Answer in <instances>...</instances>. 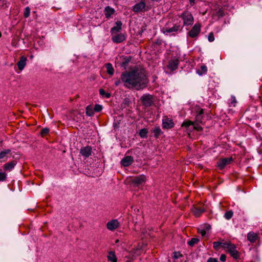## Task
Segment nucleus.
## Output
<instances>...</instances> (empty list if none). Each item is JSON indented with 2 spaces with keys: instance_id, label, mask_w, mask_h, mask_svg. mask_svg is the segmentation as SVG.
<instances>
[{
  "instance_id": "423d86ee",
  "label": "nucleus",
  "mask_w": 262,
  "mask_h": 262,
  "mask_svg": "<svg viewBox=\"0 0 262 262\" xmlns=\"http://www.w3.org/2000/svg\"><path fill=\"white\" fill-rule=\"evenodd\" d=\"M226 250L234 259H237L239 257V252L236 250V247L235 245L230 243Z\"/></svg>"
},
{
  "instance_id": "7ed1b4c3",
  "label": "nucleus",
  "mask_w": 262,
  "mask_h": 262,
  "mask_svg": "<svg viewBox=\"0 0 262 262\" xmlns=\"http://www.w3.org/2000/svg\"><path fill=\"white\" fill-rule=\"evenodd\" d=\"M150 9V7L146 6L145 1L141 0L133 7L132 10L135 13H142L147 11Z\"/></svg>"
},
{
  "instance_id": "4be33fe9",
  "label": "nucleus",
  "mask_w": 262,
  "mask_h": 262,
  "mask_svg": "<svg viewBox=\"0 0 262 262\" xmlns=\"http://www.w3.org/2000/svg\"><path fill=\"white\" fill-rule=\"evenodd\" d=\"M94 109L93 106L89 105L86 107V114L88 116H93L94 115Z\"/></svg>"
},
{
  "instance_id": "dca6fc26",
  "label": "nucleus",
  "mask_w": 262,
  "mask_h": 262,
  "mask_svg": "<svg viewBox=\"0 0 262 262\" xmlns=\"http://www.w3.org/2000/svg\"><path fill=\"white\" fill-rule=\"evenodd\" d=\"M125 39V36L122 34L120 33L112 37V40L114 42L120 43Z\"/></svg>"
},
{
  "instance_id": "cd10ccee",
  "label": "nucleus",
  "mask_w": 262,
  "mask_h": 262,
  "mask_svg": "<svg viewBox=\"0 0 262 262\" xmlns=\"http://www.w3.org/2000/svg\"><path fill=\"white\" fill-rule=\"evenodd\" d=\"M199 242V239L198 238H192L190 241L188 242V244L192 247L194 245L196 244Z\"/></svg>"
},
{
  "instance_id": "393cba45",
  "label": "nucleus",
  "mask_w": 262,
  "mask_h": 262,
  "mask_svg": "<svg viewBox=\"0 0 262 262\" xmlns=\"http://www.w3.org/2000/svg\"><path fill=\"white\" fill-rule=\"evenodd\" d=\"M105 67L106 68L107 73L111 75H113L114 73V70L112 64L110 63H106Z\"/></svg>"
},
{
  "instance_id": "9b49d317",
  "label": "nucleus",
  "mask_w": 262,
  "mask_h": 262,
  "mask_svg": "<svg viewBox=\"0 0 262 262\" xmlns=\"http://www.w3.org/2000/svg\"><path fill=\"white\" fill-rule=\"evenodd\" d=\"M233 161L232 157L223 158L220 160L217 163V167L220 169H224L227 165L231 163Z\"/></svg>"
},
{
  "instance_id": "a211bd4d",
  "label": "nucleus",
  "mask_w": 262,
  "mask_h": 262,
  "mask_svg": "<svg viewBox=\"0 0 262 262\" xmlns=\"http://www.w3.org/2000/svg\"><path fill=\"white\" fill-rule=\"evenodd\" d=\"M116 26L112 28L111 30V32L112 34H114L115 33H117L120 32L122 28V23L120 20H117L116 23Z\"/></svg>"
},
{
  "instance_id": "b1692460",
  "label": "nucleus",
  "mask_w": 262,
  "mask_h": 262,
  "mask_svg": "<svg viewBox=\"0 0 262 262\" xmlns=\"http://www.w3.org/2000/svg\"><path fill=\"white\" fill-rule=\"evenodd\" d=\"M205 209L203 208H194L193 212L194 215L196 217H199L201 215L202 213L205 212Z\"/></svg>"
},
{
  "instance_id": "09e8293b",
  "label": "nucleus",
  "mask_w": 262,
  "mask_h": 262,
  "mask_svg": "<svg viewBox=\"0 0 262 262\" xmlns=\"http://www.w3.org/2000/svg\"><path fill=\"white\" fill-rule=\"evenodd\" d=\"M190 2V4L191 6H193L195 4V0H189Z\"/></svg>"
},
{
  "instance_id": "79ce46f5",
  "label": "nucleus",
  "mask_w": 262,
  "mask_h": 262,
  "mask_svg": "<svg viewBox=\"0 0 262 262\" xmlns=\"http://www.w3.org/2000/svg\"><path fill=\"white\" fill-rule=\"evenodd\" d=\"M49 132V129L48 128H45L41 130V134L46 135L48 134Z\"/></svg>"
},
{
  "instance_id": "2eb2a0df",
  "label": "nucleus",
  "mask_w": 262,
  "mask_h": 262,
  "mask_svg": "<svg viewBox=\"0 0 262 262\" xmlns=\"http://www.w3.org/2000/svg\"><path fill=\"white\" fill-rule=\"evenodd\" d=\"M146 181V177L144 175H139L135 177L132 180V182L137 185H142Z\"/></svg>"
},
{
  "instance_id": "c85d7f7f",
  "label": "nucleus",
  "mask_w": 262,
  "mask_h": 262,
  "mask_svg": "<svg viewBox=\"0 0 262 262\" xmlns=\"http://www.w3.org/2000/svg\"><path fill=\"white\" fill-rule=\"evenodd\" d=\"M11 152L9 149H5L0 152V159H3L6 157L7 155Z\"/></svg>"
},
{
  "instance_id": "8fccbe9b",
  "label": "nucleus",
  "mask_w": 262,
  "mask_h": 262,
  "mask_svg": "<svg viewBox=\"0 0 262 262\" xmlns=\"http://www.w3.org/2000/svg\"><path fill=\"white\" fill-rule=\"evenodd\" d=\"M104 97H105L107 98H109L111 97V94L109 93H105Z\"/></svg>"
},
{
  "instance_id": "c03bdc74",
  "label": "nucleus",
  "mask_w": 262,
  "mask_h": 262,
  "mask_svg": "<svg viewBox=\"0 0 262 262\" xmlns=\"http://www.w3.org/2000/svg\"><path fill=\"white\" fill-rule=\"evenodd\" d=\"M220 259L221 261H225L226 259V256L225 254H222L220 256Z\"/></svg>"
},
{
  "instance_id": "a878e982",
  "label": "nucleus",
  "mask_w": 262,
  "mask_h": 262,
  "mask_svg": "<svg viewBox=\"0 0 262 262\" xmlns=\"http://www.w3.org/2000/svg\"><path fill=\"white\" fill-rule=\"evenodd\" d=\"M207 71V68L205 65H202L201 66L200 69L198 70L197 71V73L200 75H202L205 73H206Z\"/></svg>"
},
{
  "instance_id": "f257e3e1",
  "label": "nucleus",
  "mask_w": 262,
  "mask_h": 262,
  "mask_svg": "<svg viewBox=\"0 0 262 262\" xmlns=\"http://www.w3.org/2000/svg\"><path fill=\"white\" fill-rule=\"evenodd\" d=\"M121 83L125 88L128 89L142 90L147 86L148 83L146 71L138 67L124 71L121 74L120 79H117L115 84L118 86Z\"/></svg>"
},
{
  "instance_id": "72a5a7b5",
  "label": "nucleus",
  "mask_w": 262,
  "mask_h": 262,
  "mask_svg": "<svg viewBox=\"0 0 262 262\" xmlns=\"http://www.w3.org/2000/svg\"><path fill=\"white\" fill-rule=\"evenodd\" d=\"M94 109L95 112H99L102 110V106L100 104H97L95 105Z\"/></svg>"
},
{
  "instance_id": "49530a36",
  "label": "nucleus",
  "mask_w": 262,
  "mask_h": 262,
  "mask_svg": "<svg viewBox=\"0 0 262 262\" xmlns=\"http://www.w3.org/2000/svg\"><path fill=\"white\" fill-rule=\"evenodd\" d=\"M203 113V110H201L200 112V113L199 114H198L196 116V118L197 119H200V117H201V115Z\"/></svg>"
},
{
  "instance_id": "ddd939ff",
  "label": "nucleus",
  "mask_w": 262,
  "mask_h": 262,
  "mask_svg": "<svg viewBox=\"0 0 262 262\" xmlns=\"http://www.w3.org/2000/svg\"><path fill=\"white\" fill-rule=\"evenodd\" d=\"M115 10L109 6L105 7L103 11L105 16L107 19L112 18V16L115 13Z\"/></svg>"
},
{
  "instance_id": "f03ea898",
  "label": "nucleus",
  "mask_w": 262,
  "mask_h": 262,
  "mask_svg": "<svg viewBox=\"0 0 262 262\" xmlns=\"http://www.w3.org/2000/svg\"><path fill=\"white\" fill-rule=\"evenodd\" d=\"M183 20V25L185 26H191L194 22V18L191 13L188 11H185L180 15Z\"/></svg>"
},
{
  "instance_id": "4468645a",
  "label": "nucleus",
  "mask_w": 262,
  "mask_h": 262,
  "mask_svg": "<svg viewBox=\"0 0 262 262\" xmlns=\"http://www.w3.org/2000/svg\"><path fill=\"white\" fill-rule=\"evenodd\" d=\"M119 225V223L117 220H113L109 221L107 224V228L110 231H113L117 229Z\"/></svg>"
},
{
  "instance_id": "39448f33",
  "label": "nucleus",
  "mask_w": 262,
  "mask_h": 262,
  "mask_svg": "<svg viewBox=\"0 0 262 262\" xmlns=\"http://www.w3.org/2000/svg\"><path fill=\"white\" fill-rule=\"evenodd\" d=\"M201 30V25L200 23H196L192 27V29L188 32V35L191 38L197 37Z\"/></svg>"
},
{
  "instance_id": "3c124183",
  "label": "nucleus",
  "mask_w": 262,
  "mask_h": 262,
  "mask_svg": "<svg viewBox=\"0 0 262 262\" xmlns=\"http://www.w3.org/2000/svg\"><path fill=\"white\" fill-rule=\"evenodd\" d=\"M194 128L198 130H200V129H202V128L201 127H196L194 126Z\"/></svg>"
},
{
  "instance_id": "6ab92c4d",
  "label": "nucleus",
  "mask_w": 262,
  "mask_h": 262,
  "mask_svg": "<svg viewBox=\"0 0 262 262\" xmlns=\"http://www.w3.org/2000/svg\"><path fill=\"white\" fill-rule=\"evenodd\" d=\"M26 60H27L26 57H25L24 56H22V57H21L19 61L17 62V67H18V69L20 71H22L24 69V68H25V67L26 64Z\"/></svg>"
},
{
  "instance_id": "412c9836",
  "label": "nucleus",
  "mask_w": 262,
  "mask_h": 262,
  "mask_svg": "<svg viewBox=\"0 0 262 262\" xmlns=\"http://www.w3.org/2000/svg\"><path fill=\"white\" fill-rule=\"evenodd\" d=\"M151 132L154 134V137L156 138H158L159 136L163 133L159 126H155L153 128Z\"/></svg>"
},
{
  "instance_id": "58836bf2",
  "label": "nucleus",
  "mask_w": 262,
  "mask_h": 262,
  "mask_svg": "<svg viewBox=\"0 0 262 262\" xmlns=\"http://www.w3.org/2000/svg\"><path fill=\"white\" fill-rule=\"evenodd\" d=\"M182 256V254L179 252H174L173 253V258L175 259H178Z\"/></svg>"
},
{
  "instance_id": "7c9ffc66",
  "label": "nucleus",
  "mask_w": 262,
  "mask_h": 262,
  "mask_svg": "<svg viewBox=\"0 0 262 262\" xmlns=\"http://www.w3.org/2000/svg\"><path fill=\"white\" fill-rule=\"evenodd\" d=\"M233 212L232 211L230 210L228 211H227L225 214L224 217L227 220H230L233 216Z\"/></svg>"
},
{
  "instance_id": "20e7f679",
  "label": "nucleus",
  "mask_w": 262,
  "mask_h": 262,
  "mask_svg": "<svg viewBox=\"0 0 262 262\" xmlns=\"http://www.w3.org/2000/svg\"><path fill=\"white\" fill-rule=\"evenodd\" d=\"M180 61V55H177L175 56L171 57V59L168 61V64L167 65L168 69L170 71H173L176 70L179 64Z\"/></svg>"
},
{
  "instance_id": "1a4fd4ad",
  "label": "nucleus",
  "mask_w": 262,
  "mask_h": 262,
  "mask_svg": "<svg viewBox=\"0 0 262 262\" xmlns=\"http://www.w3.org/2000/svg\"><path fill=\"white\" fill-rule=\"evenodd\" d=\"M180 25H174L171 28H168L166 26L162 29V32L165 35L170 34H173V33L177 32L180 29Z\"/></svg>"
},
{
  "instance_id": "e433bc0d",
  "label": "nucleus",
  "mask_w": 262,
  "mask_h": 262,
  "mask_svg": "<svg viewBox=\"0 0 262 262\" xmlns=\"http://www.w3.org/2000/svg\"><path fill=\"white\" fill-rule=\"evenodd\" d=\"M220 244H221V248L222 247L225 249H227V247H228V246L230 244V242H220Z\"/></svg>"
},
{
  "instance_id": "f704fd0d",
  "label": "nucleus",
  "mask_w": 262,
  "mask_h": 262,
  "mask_svg": "<svg viewBox=\"0 0 262 262\" xmlns=\"http://www.w3.org/2000/svg\"><path fill=\"white\" fill-rule=\"evenodd\" d=\"M191 125H193V123L190 121H186L183 122L182 126H184L186 127H188Z\"/></svg>"
},
{
  "instance_id": "ea45409f",
  "label": "nucleus",
  "mask_w": 262,
  "mask_h": 262,
  "mask_svg": "<svg viewBox=\"0 0 262 262\" xmlns=\"http://www.w3.org/2000/svg\"><path fill=\"white\" fill-rule=\"evenodd\" d=\"M208 39L209 41L212 42L214 40V34L212 32H210L208 36Z\"/></svg>"
},
{
  "instance_id": "473e14b6",
  "label": "nucleus",
  "mask_w": 262,
  "mask_h": 262,
  "mask_svg": "<svg viewBox=\"0 0 262 262\" xmlns=\"http://www.w3.org/2000/svg\"><path fill=\"white\" fill-rule=\"evenodd\" d=\"M7 179V174L5 172H0V182L5 181Z\"/></svg>"
},
{
  "instance_id": "9d476101",
  "label": "nucleus",
  "mask_w": 262,
  "mask_h": 262,
  "mask_svg": "<svg viewBox=\"0 0 262 262\" xmlns=\"http://www.w3.org/2000/svg\"><path fill=\"white\" fill-rule=\"evenodd\" d=\"M141 100L143 104L146 106H150L153 103V97L149 94L143 95L141 98Z\"/></svg>"
},
{
  "instance_id": "4c0bfd02",
  "label": "nucleus",
  "mask_w": 262,
  "mask_h": 262,
  "mask_svg": "<svg viewBox=\"0 0 262 262\" xmlns=\"http://www.w3.org/2000/svg\"><path fill=\"white\" fill-rule=\"evenodd\" d=\"M216 14L219 17H223L225 15V12L222 9H220Z\"/></svg>"
},
{
  "instance_id": "5701e85b",
  "label": "nucleus",
  "mask_w": 262,
  "mask_h": 262,
  "mask_svg": "<svg viewBox=\"0 0 262 262\" xmlns=\"http://www.w3.org/2000/svg\"><path fill=\"white\" fill-rule=\"evenodd\" d=\"M108 260L111 262H117V258L114 252L110 251L107 256Z\"/></svg>"
},
{
  "instance_id": "c756f323",
  "label": "nucleus",
  "mask_w": 262,
  "mask_h": 262,
  "mask_svg": "<svg viewBox=\"0 0 262 262\" xmlns=\"http://www.w3.org/2000/svg\"><path fill=\"white\" fill-rule=\"evenodd\" d=\"M130 57H126L125 58H124L123 61L121 63V67L126 68L128 63L130 62Z\"/></svg>"
},
{
  "instance_id": "de8ad7c7",
  "label": "nucleus",
  "mask_w": 262,
  "mask_h": 262,
  "mask_svg": "<svg viewBox=\"0 0 262 262\" xmlns=\"http://www.w3.org/2000/svg\"><path fill=\"white\" fill-rule=\"evenodd\" d=\"M200 233L202 236H204L206 234V231L204 229L201 230L200 231Z\"/></svg>"
},
{
  "instance_id": "a18cd8bd",
  "label": "nucleus",
  "mask_w": 262,
  "mask_h": 262,
  "mask_svg": "<svg viewBox=\"0 0 262 262\" xmlns=\"http://www.w3.org/2000/svg\"><path fill=\"white\" fill-rule=\"evenodd\" d=\"M99 94L100 95L104 97L105 94V91L103 89H100L99 90Z\"/></svg>"
},
{
  "instance_id": "a19ab883",
  "label": "nucleus",
  "mask_w": 262,
  "mask_h": 262,
  "mask_svg": "<svg viewBox=\"0 0 262 262\" xmlns=\"http://www.w3.org/2000/svg\"><path fill=\"white\" fill-rule=\"evenodd\" d=\"M236 103H237V101L236 100L235 97L234 96H231V99L230 104L231 105H232L233 106H235V104Z\"/></svg>"
},
{
  "instance_id": "bb28decb",
  "label": "nucleus",
  "mask_w": 262,
  "mask_h": 262,
  "mask_svg": "<svg viewBox=\"0 0 262 262\" xmlns=\"http://www.w3.org/2000/svg\"><path fill=\"white\" fill-rule=\"evenodd\" d=\"M148 130L146 128H142L139 132V135L142 138H145L147 137Z\"/></svg>"
},
{
  "instance_id": "aec40b11",
  "label": "nucleus",
  "mask_w": 262,
  "mask_h": 262,
  "mask_svg": "<svg viewBox=\"0 0 262 262\" xmlns=\"http://www.w3.org/2000/svg\"><path fill=\"white\" fill-rule=\"evenodd\" d=\"M16 164V162L14 161L6 163L4 165V168L5 170L11 171L13 169Z\"/></svg>"
},
{
  "instance_id": "0eeeda50",
  "label": "nucleus",
  "mask_w": 262,
  "mask_h": 262,
  "mask_svg": "<svg viewBox=\"0 0 262 262\" xmlns=\"http://www.w3.org/2000/svg\"><path fill=\"white\" fill-rule=\"evenodd\" d=\"M174 123L173 120L168 118L167 117H164L162 119V128L163 129H170L173 127Z\"/></svg>"
},
{
  "instance_id": "37998d69",
  "label": "nucleus",
  "mask_w": 262,
  "mask_h": 262,
  "mask_svg": "<svg viewBox=\"0 0 262 262\" xmlns=\"http://www.w3.org/2000/svg\"><path fill=\"white\" fill-rule=\"evenodd\" d=\"M218 260L216 258L210 257L207 260V262H217Z\"/></svg>"
},
{
  "instance_id": "c9c22d12",
  "label": "nucleus",
  "mask_w": 262,
  "mask_h": 262,
  "mask_svg": "<svg viewBox=\"0 0 262 262\" xmlns=\"http://www.w3.org/2000/svg\"><path fill=\"white\" fill-rule=\"evenodd\" d=\"M30 8L28 7H26L25 8V11H24L25 17H26V18L28 17L30 15Z\"/></svg>"
},
{
  "instance_id": "f8f14e48",
  "label": "nucleus",
  "mask_w": 262,
  "mask_h": 262,
  "mask_svg": "<svg viewBox=\"0 0 262 262\" xmlns=\"http://www.w3.org/2000/svg\"><path fill=\"white\" fill-rule=\"evenodd\" d=\"M134 162V158L130 156L124 157L121 161V165L124 167H127L130 165Z\"/></svg>"
},
{
  "instance_id": "6e6552de",
  "label": "nucleus",
  "mask_w": 262,
  "mask_h": 262,
  "mask_svg": "<svg viewBox=\"0 0 262 262\" xmlns=\"http://www.w3.org/2000/svg\"><path fill=\"white\" fill-rule=\"evenodd\" d=\"M92 153V148L90 146H86L81 148L80 150V155L85 159L91 156Z\"/></svg>"
},
{
  "instance_id": "603ef678",
  "label": "nucleus",
  "mask_w": 262,
  "mask_h": 262,
  "mask_svg": "<svg viewBox=\"0 0 262 262\" xmlns=\"http://www.w3.org/2000/svg\"><path fill=\"white\" fill-rule=\"evenodd\" d=\"M2 37V33L0 31V38Z\"/></svg>"
},
{
  "instance_id": "f3484780",
  "label": "nucleus",
  "mask_w": 262,
  "mask_h": 262,
  "mask_svg": "<svg viewBox=\"0 0 262 262\" xmlns=\"http://www.w3.org/2000/svg\"><path fill=\"white\" fill-rule=\"evenodd\" d=\"M258 238V235L253 232H250L247 234V239L251 243H255Z\"/></svg>"
},
{
  "instance_id": "2f4dec72",
  "label": "nucleus",
  "mask_w": 262,
  "mask_h": 262,
  "mask_svg": "<svg viewBox=\"0 0 262 262\" xmlns=\"http://www.w3.org/2000/svg\"><path fill=\"white\" fill-rule=\"evenodd\" d=\"M213 248L215 250H219L221 248L220 242H214L213 243Z\"/></svg>"
}]
</instances>
